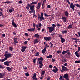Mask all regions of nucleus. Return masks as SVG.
I'll return each instance as SVG.
<instances>
[{"label": "nucleus", "mask_w": 80, "mask_h": 80, "mask_svg": "<svg viewBox=\"0 0 80 80\" xmlns=\"http://www.w3.org/2000/svg\"><path fill=\"white\" fill-rule=\"evenodd\" d=\"M4 68V67L2 66V65H0V69H3Z\"/></svg>", "instance_id": "obj_38"}, {"label": "nucleus", "mask_w": 80, "mask_h": 80, "mask_svg": "<svg viewBox=\"0 0 80 80\" xmlns=\"http://www.w3.org/2000/svg\"><path fill=\"white\" fill-rule=\"evenodd\" d=\"M37 1H34V2H32V3H31L30 5L37 4Z\"/></svg>", "instance_id": "obj_31"}, {"label": "nucleus", "mask_w": 80, "mask_h": 80, "mask_svg": "<svg viewBox=\"0 0 80 80\" xmlns=\"http://www.w3.org/2000/svg\"><path fill=\"white\" fill-rule=\"evenodd\" d=\"M0 27H3V25L0 24Z\"/></svg>", "instance_id": "obj_63"}, {"label": "nucleus", "mask_w": 80, "mask_h": 80, "mask_svg": "<svg viewBox=\"0 0 80 80\" xmlns=\"http://www.w3.org/2000/svg\"><path fill=\"white\" fill-rule=\"evenodd\" d=\"M43 13H42L41 14V16H40L39 15H38V20L39 19H40L41 21H42V20H44L45 19L43 17Z\"/></svg>", "instance_id": "obj_3"}, {"label": "nucleus", "mask_w": 80, "mask_h": 80, "mask_svg": "<svg viewBox=\"0 0 80 80\" xmlns=\"http://www.w3.org/2000/svg\"><path fill=\"white\" fill-rule=\"evenodd\" d=\"M67 17L66 18L62 16V17L61 19L63 20V21L64 22H66L67 20Z\"/></svg>", "instance_id": "obj_15"}, {"label": "nucleus", "mask_w": 80, "mask_h": 80, "mask_svg": "<svg viewBox=\"0 0 80 80\" xmlns=\"http://www.w3.org/2000/svg\"><path fill=\"white\" fill-rule=\"evenodd\" d=\"M52 62H55L56 61V60H55V59H52Z\"/></svg>", "instance_id": "obj_58"}, {"label": "nucleus", "mask_w": 80, "mask_h": 80, "mask_svg": "<svg viewBox=\"0 0 80 80\" xmlns=\"http://www.w3.org/2000/svg\"><path fill=\"white\" fill-rule=\"evenodd\" d=\"M61 52V51H60V50H59V51H58L57 52V53L58 54H59V53H60Z\"/></svg>", "instance_id": "obj_47"}, {"label": "nucleus", "mask_w": 80, "mask_h": 80, "mask_svg": "<svg viewBox=\"0 0 80 80\" xmlns=\"http://www.w3.org/2000/svg\"><path fill=\"white\" fill-rule=\"evenodd\" d=\"M12 25L13 26L14 28H16L17 27V25L14 23V19H13L12 21Z\"/></svg>", "instance_id": "obj_7"}, {"label": "nucleus", "mask_w": 80, "mask_h": 80, "mask_svg": "<svg viewBox=\"0 0 80 80\" xmlns=\"http://www.w3.org/2000/svg\"><path fill=\"white\" fill-rule=\"evenodd\" d=\"M34 37L35 38H39V35L37 34H35L34 35Z\"/></svg>", "instance_id": "obj_21"}, {"label": "nucleus", "mask_w": 80, "mask_h": 80, "mask_svg": "<svg viewBox=\"0 0 80 80\" xmlns=\"http://www.w3.org/2000/svg\"><path fill=\"white\" fill-rule=\"evenodd\" d=\"M63 78H65V79H66L69 78V75L68 74H64L63 76Z\"/></svg>", "instance_id": "obj_10"}, {"label": "nucleus", "mask_w": 80, "mask_h": 80, "mask_svg": "<svg viewBox=\"0 0 80 80\" xmlns=\"http://www.w3.org/2000/svg\"><path fill=\"white\" fill-rule=\"evenodd\" d=\"M46 49L47 48H45L42 50V52L43 54H44L45 53V52L46 51Z\"/></svg>", "instance_id": "obj_20"}, {"label": "nucleus", "mask_w": 80, "mask_h": 80, "mask_svg": "<svg viewBox=\"0 0 80 80\" xmlns=\"http://www.w3.org/2000/svg\"><path fill=\"white\" fill-rule=\"evenodd\" d=\"M0 14H1L2 17H4V16H3V13H2V12L0 13Z\"/></svg>", "instance_id": "obj_50"}, {"label": "nucleus", "mask_w": 80, "mask_h": 80, "mask_svg": "<svg viewBox=\"0 0 80 80\" xmlns=\"http://www.w3.org/2000/svg\"><path fill=\"white\" fill-rule=\"evenodd\" d=\"M34 6L33 5V6H30V9L31 10V11H34V12H35V10H34Z\"/></svg>", "instance_id": "obj_9"}, {"label": "nucleus", "mask_w": 80, "mask_h": 80, "mask_svg": "<svg viewBox=\"0 0 80 80\" xmlns=\"http://www.w3.org/2000/svg\"><path fill=\"white\" fill-rule=\"evenodd\" d=\"M33 26L34 28H33L34 29H35V27H36V24H35V23H34L33 24Z\"/></svg>", "instance_id": "obj_43"}, {"label": "nucleus", "mask_w": 80, "mask_h": 80, "mask_svg": "<svg viewBox=\"0 0 80 80\" xmlns=\"http://www.w3.org/2000/svg\"><path fill=\"white\" fill-rule=\"evenodd\" d=\"M62 69L64 71H65L68 69L67 68L64 66H62Z\"/></svg>", "instance_id": "obj_14"}, {"label": "nucleus", "mask_w": 80, "mask_h": 80, "mask_svg": "<svg viewBox=\"0 0 80 80\" xmlns=\"http://www.w3.org/2000/svg\"><path fill=\"white\" fill-rule=\"evenodd\" d=\"M66 61H67V59H66V58H62V62H66Z\"/></svg>", "instance_id": "obj_28"}, {"label": "nucleus", "mask_w": 80, "mask_h": 80, "mask_svg": "<svg viewBox=\"0 0 80 80\" xmlns=\"http://www.w3.org/2000/svg\"><path fill=\"white\" fill-rule=\"evenodd\" d=\"M12 3V1H7V4H10Z\"/></svg>", "instance_id": "obj_34"}, {"label": "nucleus", "mask_w": 80, "mask_h": 80, "mask_svg": "<svg viewBox=\"0 0 80 80\" xmlns=\"http://www.w3.org/2000/svg\"><path fill=\"white\" fill-rule=\"evenodd\" d=\"M19 3L22 4V1H19L18 2Z\"/></svg>", "instance_id": "obj_52"}, {"label": "nucleus", "mask_w": 80, "mask_h": 80, "mask_svg": "<svg viewBox=\"0 0 80 80\" xmlns=\"http://www.w3.org/2000/svg\"><path fill=\"white\" fill-rule=\"evenodd\" d=\"M2 75V77H3L5 76V73H3Z\"/></svg>", "instance_id": "obj_54"}, {"label": "nucleus", "mask_w": 80, "mask_h": 80, "mask_svg": "<svg viewBox=\"0 0 80 80\" xmlns=\"http://www.w3.org/2000/svg\"><path fill=\"white\" fill-rule=\"evenodd\" d=\"M31 7V5L29 4H28V6L26 7V9L27 10H29V7Z\"/></svg>", "instance_id": "obj_26"}, {"label": "nucleus", "mask_w": 80, "mask_h": 80, "mask_svg": "<svg viewBox=\"0 0 80 80\" xmlns=\"http://www.w3.org/2000/svg\"><path fill=\"white\" fill-rule=\"evenodd\" d=\"M44 60V59L42 57H40L38 59L39 62H42V61Z\"/></svg>", "instance_id": "obj_6"}, {"label": "nucleus", "mask_w": 80, "mask_h": 80, "mask_svg": "<svg viewBox=\"0 0 80 80\" xmlns=\"http://www.w3.org/2000/svg\"><path fill=\"white\" fill-rule=\"evenodd\" d=\"M5 68L6 69H7L9 71L11 72L12 71V68H10L9 67H6Z\"/></svg>", "instance_id": "obj_16"}, {"label": "nucleus", "mask_w": 80, "mask_h": 80, "mask_svg": "<svg viewBox=\"0 0 80 80\" xmlns=\"http://www.w3.org/2000/svg\"><path fill=\"white\" fill-rule=\"evenodd\" d=\"M44 39L46 41H49L51 40V37H44Z\"/></svg>", "instance_id": "obj_11"}, {"label": "nucleus", "mask_w": 80, "mask_h": 80, "mask_svg": "<svg viewBox=\"0 0 80 80\" xmlns=\"http://www.w3.org/2000/svg\"><path fill=\"white\" fill-rule=\"evenodd\" d=\"M16 43H18V42L17 41V40H14L13 43L15 44Z\"/></svg>", "instance_id": "obj_35"}, {"label": "nucleus", "mask_w": 80, "mask_h": 80, "mask_svg": "<svg viewBox=\"0 0 80 80\" xmlns=\"http://www.w3.org/2000/svg\"><path fill=\"white\" fill-rule=\"evenodd\" d=\"M67 53V50L65 51H64L62 52V55H65L66 53Z\"/></svg>", "instance_id": "obj_32"}, {"label": "nucleus", "mask_w": 80, "mask_h": 80, "mask_svg": "<svg viewBox=\"0 0 80 80\" xmlns=\"http://www.w3.org/2000/svg\"><path fill=\"white\" fill-rule=\"evenodd\" d=\"M52 57H53L52 55L50 54L49 56H48L47 57V58H52Z\"/></svg>", "instance_id": "obj_33"}, {"label": "nucleus", "mask_w": 80, "mask_h": 80, "mask_svg": "<svg viewBox=\"0 0 80 80\" xmlns=\"http://www.w3.org/2000/svg\"><path fill=\"white\" fill-rule=\"evenodd\" d=\"M62 78H63V76H61L60 77V78H59V79L60 80H61V79Z\"/></svg>", "instance_id": "obj_53"}, {"label": "nucleus", "mask_w": 80, "mask_h": 80, "mask_svg": "<svg viewBox=\"0 0 80 80\" xmlns=\"http://www.w3.org/2000/svg\"><path fill=\"white\" fill-rule=\"evenodd\" d=\"M25 75H26V76H29L28 73V72L26 73Z\"/></svg>", "instance_id": "obj_44"}, {"label": "nucleus", "mask_w": 80, "mask_h": 80, "mask_svg": "<svg viewBox=\"0 0 80 80\" xmlns=\"http://www.w3.org/2000/svg\"><path fill=\"white\" fill-rule=\"evenodd\" d=\"M26 48L27 47H26L23 46L22 48L21 51L22 52H24Z\"/></svg>", "instance_id": "obj_13"}, {"label": "nucleus", "mask_w": 80, "mask_h": 80, "mask_svg": "<svg viewBox=\"0 0 80 80\" xmlns=\"http://www.w3.org/2000/svg\"><path fill=\"white\" fill-rule=\"evenodd\" d=\"M3 78V76H2V73H0V78Z\"/></svg>", "instance_id": "obj_41"}, {"label": "nucleus", "mask_w": 80, "mask_h": 80, "mask_svg": "<svg viewBox=\"0 0 80 80\" xmlns=\"http://www.w3.org/2000/svg\"><path fill=\"white\" fill-rule=\"evenodd\" d=\"M35 29L34 28H31L30 29H28V32H34L35 31Z\"/></svg>", "instance_id": "obj_18"}, {"label": "nucleus", "mask_w": 80, "mask_h": 80, "mask_svg": "<svg viewBox=\"0 0 80 80\" xmlns=\"http://www.w3.org/2000/svg\"><path fill=\"white\" fill-rule=\"evenodd\" d=\"M57 27H60L61 26V25L57 23Z\"/></svg>", "instance_id": "obj_51"}, {"label": "nucleus", "mask_w": 80, "mask_h": 80, "mask_svg": "<svg viewBox=\"0 0 80 80\" xmlns=\"http://www.w3.org/2000/svg\"><path fill=\"white\" fill-rule=\"evenodd\" d=\"M80 62V60H79L78 61H75V63H79Z\"/></svg>", "instance_id": "obj_39"}, {"label": "nucleus", "mask_w": 80, "mask_h": 80, "mask_svg": "<svg viewBox=\"0 0 80 80\" xmlns=\"http://www.w3.org/2000/svg\"><path fill=\"white\" fill-rule=\"evenodd\" d=\"M59 36L60 37V39L62 38V35H61L60 34Z\"/></svg>", "instance_id": "obj_60"}, {"label": "nucleus", "mask_w": 80, "mask_h": 80, "mask_svg": "<svg viewBox=\"0 0 80 80\" xmlns=\"http://www.w3.org/2000/svg\"><path fill=\"white\" fill-rule=\"evenodd\" d=\"M12 55L11 53H5L4 54L5 58L2 59H0V62H4L5 61L7 60L9 58L11 57H12Z\"/></svg>", "instance_id": "obj_1"}, {"label": "nucleus", "mask_w": 80, "mask_h": 80, "mask_svg": "<svg viewBox=\"0 0 80 80\" xmlns=\"http://www.w3.org/2000/svg\"><path fill=\"white\" fill-rule=\"evenodd\" d=\"M9 50L11 51H12L13 50V47H10L9 48Z\"/></svg>", "instance_id": "obj_42"}, {"label": "nucleus", "mask_w": 80, "mask_h": 80, "mask_svg": "<svg viewBox=\"0 0 80 80\" xmlns=\"http://www.w3.org/2000/svg\"><path fill=\"white\" fill-rule=\"evenodd\" d=\"M47 7L48 8H51V6L50 5H48Z\"/></svg>", "instance_id": "obj_49"}, {"label": "nucleus", "mask_w": 80, "mask_h": 80, "mask_svg": "<svg viewBox=\"0 0 80 80\" xmlns=\"http://www.w3.org/2000/svg\"><path fill=\"white\" fill-rule=\"evenodd\" d=\"M62 34H66V33H67L68 31H67V30H63V31H62Z\"/></svg>", "instance_id": "obj_29"}, {"label": "nucleus", "mask_w": 80, "mask_h": 80, "mask_svg": "<svg viewBox=\"0 0 80 80\" xmlns=\"http://www.w3.org/2000/svg\"><path fill=\"white\" fill-rule=\"evenodd\" d=\"M12 63V61H6L4 62V64L5 65H7L8 66H10V64Z\"/></svg>", "instance_id": "obj_4"}, {"label": "nucleus", "mask_w": 80, "mask_h": 80, "mask_svg": "<svg viewBox=\"0 0 80 80\" xmlns=\"http://www.w3.org/2000/svg\"><path fill=\"white\" fill-rule=\"evenodd\" d=\"M38 26H39V27H41L42 26V24H41V23H39V24H38Z\"/></svg>", "instance_id": "obj_56"}, {"label": "nucleus", "mask_w": 80, "mask_h": 80, "mask_svg": "<svg viewBox=\"0 0 80 80\" xmlns=\"http://www.w3.org/2000/svg\"><path fill=\"white\" fill-rule=\"evenodd\" d=\"M44 15L45 16H46V17H48V16H50V15H47L46 13H44Z\"/></svg>", "instance_id": "obj_48"}, {"label": "nucleus", "mask_w": 80, "mask_h": 80, "mask_svg": "<svg viewBox=\"0 0 80 80\" xmlns=\"http://www.w3.org/2000/svg\"><path fill=\"white\" fill-rule=\"evenodd\" d=\"M64 13L65 15L67 17L66 18H68L69 17V14L68 13V12L67 11H65V12H64Z\"/></svg>", "instance_id": "obj_8"}, {"label": "nucleus", "mask_w": 80, "mask_h": 80, "mask_svg": "<svg viewBox=\"0 0 80 80\" xmlns=\"http://www.w3.org/2000/svg\"><path fill=\"white\" fill-rule=\"evenodd\" d=\"M73 24H72L71 25H70L68 27V28L69 29L72 28V26L73 25Z\"/></svg>", "instance_id": "obj_30"}, {"label": "nucleus", "mask_w": 80, "mask_h": 80, "mask_svg": "<svg viewBox=\"0 0 80 80\" xmlns=\"http://www.w3.org/2000/svg\"><path fill=\"white\" fill-rule=\"evenodd\" d=\"M39 63L40 64L39 67L40 68H42L43 65V64H42V62H39Z\"/></svg>", "instance_id": "obj_17"}, {"label": "nucleus", "mask_w": 80, "mask_h": 80, "mask_svg": "<svg viewBox=\"0 0 80 80\" xmlns=\"http://www.w3.org/2000/svg\"><path fill=\"white\" fill-rule=\"evenodd\" d=\"M45 73V71H43L41 72V74L42 75H43Z\"/></svg>", "instance_id": "obj_36"}, {"label": "nucleus", "mask_w": 80, "mask_h": 80, "mask_svg": "<svg viewBox=\"0 0 80 80\" xmlns=\"http://www.w3.org/2000/svg\"><path fill=\"white\" fill-rule=\"evenodd\" d=\"M9 12H10V13H11L12 12H13V10H12V9H9Z\"/></svg>", "instance_id": "obj_46"}, {"label": "nucleus", "mask_w": 80, "mask_h": 80, "mask_svg": "<svg viewBox=\"0 0 80 80\" xmlns=\"http://www.w3.org/2000/svg\"><path fill=\"white\" fill-rule=\"evenodd\" d=\"M39 42V41L38 39H35L34 40V43H38Z\"/></svg>", "instance_id": "obj_27"}, {"label": "nucleus", "mask_w": 80, "mask_h": 80, "mask_svg": "<svg viewBox=\"0 0 80 80\" xmlns=\"http://www.w3.org/2000/svg\"><path fill=\"white\" fill-rule=\"evenodd\" d=\"M75 6L74 5V4L73 3H71V4H70V8L72 9L74 11V8H75Z\"/></svg>", "instance_id": "obj_5"}, {"label": "nucleus", "mask_w": 80, "mask_h": 80, "mask_svg": "<svg viewBox=\"0 0 80 80\" xmlns=\"http://www.w3.org/2000/svg\"><path fill=\"white\" fill-rule=\"evenodd\" d=\"M34 12V13L33 14V15L34 16H35L36 17H37V16L36 15H35V11Z\"/></svg>", "instance_id": "obj_55"}, {"label": "nucleus", "mask_w": 80, "mask_h": 80, "mask_svg": "<svg viewBox=\"0 0 80 80\" xmlns=\"http://www.w3.org/2000/svg\"><path fill=\"white\" fill-rule=\"evenodd\" d=\"M39 56V52H36V53L35 56Z\"/></svg>", "instance_id": "obj_40"}, {"label": "nucleus", "mask_w": 80, "mask_h": 80, "mask_svg": "<svg viewBox=\"0 0 80 80\" xmlns=\"http://www.w3.org/2000/svg\"><path fill=\"white\" fill-rule=\"evenodd\" d=\"M34 12V11H30L29 12L30 13V14H31V13L33 12Z\"/></svg>", "instance_id": "obj_57"}, {"label": "nucleus", "mask_w": 80, "mask_h": 80, "mask_svg": "<svg viewBox=\"0 0 80 80\" xmlns=\"http://www.w3.org/2000/svg\"><path fill=\"white\" fill-rule=\"evenodd\" d=\"M75 54L76 55V56L78 57V58H79L80 57V55L78 54L79 53L77 51H76L75 52Z\"/></svg>", "instance_id": "obj_19"}, {"label": "nucleus", "mask_w": 80, "mask_h": 80, "mask_svg": "<svg viewBox=\"0 0 80 80\" xmlns=\"http://www.w3.org/2000/svg\"><path fill=\"white\" fill-rule=\"evenodd\" d=\"M80 51V47H78V49L77 51L78 52Z\"/></svg>", "instance_id": "obj_61"}, {"label": "nucleus", "mask_w": 80, "mask_h": 80, "mask_svg": "<svg viewBox=\"0 0 80 80\" xmlns=\"http://www.w3.org/2000/svg\"><path fill=\"white\" fill-rule=\"evenodd\" d=\"M49 67L50 68H52V66L51 65H49Z\"/></svg>", "instance_id": "obj_62"}, {"label": "nucleus", "mask_w": 80, "mask_h": 80, "mask_svg": "<svg viewBox=\"0 0 80 80\" xmlns=\"http://www.w3.org/2000/svg\"><path fill=\"white\" fill-rule=\"evenodd\" d=\"M52 27H48V28L49 29V32L50 33L52 32L54 30V28L56 27V25L55 24H53L52 25Z\"/></svg>", "instance_id": "obj_2"}, {"label": "nucleus", "mask_w": 80, "mask_h": 80, "mask_svg": "<svg viewBox=\"0 0 80 80\" xmlns=\"http://www.w3.org/2000/svg\"><path fill=\"white\" fill-rule=\"evenodd\" d=\"M24 43L25 44H27L28 43V42L27 41H25L24 42Z\"/></svg>", "instance_id": "obj_64"}, {"label": "nucleus", "mask_w": 80, "mask_h": 80, "mask_svg": "<svg viewBox=\"0 0 80 80\" xmlns=\"http://www.w3.org/2000/svg\"><path fill=\"white\" fill-rule=\"evenodd\" d=\"M50 43L51 44L50 47H51V48H53V46L54 45L53 44H52V42H51Z\"/></svg>", "instance_id": "obj_37"}, {"label": "nucleus", "mask_w": 80, "mask_h": 80, "mask_svg": "<svg viewBox=\"0 0 80 80\" xmlns=\"http://www.w3.org/2000/svg\"><path fill=\"white\" fill-rule=\"evenodd\" d=\"M41 5V3H40V2H39V3H38V8H37L38 9H39V8H40Z\"/></svg>", "instance_id": "obj_25"}, {"label": "nucleus", "mask_w": 80, "mask_h": 80, "mask_svg": "<svg viewBox=\"0 0 80 80\" xmlns=\"http://www.w3.org/2000/svg\"><path fill=\"white\" fill-rule=\"evenodd\" d=\"M75 5L76 6L80 8V5H79V4H75Z\"/></svg>", "instance_id": "obj_45"}, {"label": "nucleus", "mask_w": 80, "mask_h": 80, "mask_svg": "<svg viewBox=\"0 0 80 80\" xmlns=\"http://www.w3.org/2000/svg\"><path fill=\"white\" fill-rule=\"evenodd\" d=\"M58 71V68H56L55 69H53L52 71L54 72H56L57 71Z\"/></svg>", "instance_id": "obj_23"}, {"label": "nucleus", "mask_w": 80, "mask_h": 80, "mask_svg": "<svg viewBox=\"0 0 80 80\" xmlns=\"http://www.w3.org/2000/svg\"><path fill=\"white\" fill-rule=\"evenodd\" d=\"M60 39H61V43H63L65 42V39L63 38H62Z\"/></svg>", "instance_id": "obj_22"}, {"label": "nucleus", "mask_w": 80, "mask_h": 80, "mask_svg": "<svg viewBox=\"0 0 80 80\" xmlns=\"http://www.w3.org/2000/svg\"><path fill=\"white\" fill-rule=\"evenodd\" d=\"M36 74L34 73L33 76L32 77V78L34 79V80H37V78H36Z\"/></svg>", "instance_id": "obj_12"}, {"label": "nucleus", "mask_w": 80, "mask_h": 80, "mask_svg": "<svg viewBox=\"0 0 80 80\" xmlns=\"http://www.w3.org/2000/svg\"><path fill=\"white\" fill-rule=\"evenodd\" d=\"M25 36H26L27 37H28V34L27 33H25Z\"/></svg>", "instance_id": "obj_59"}, {"label": "nucleus", "mask_w": 80, "mask_h": 80, "mask_svg": "<svg viewBox=\"0 0 80 80\" xmlns=\"http://www.w3.org/2000/svg\"><path fill=\"white\" fill-rule=\"evenodd\" d=\"M67 54L68 55H70L71 54V52H70V50L69 49L67 50Z\"/></svg>", "instance_id": "obj_24"}]
</instances>
